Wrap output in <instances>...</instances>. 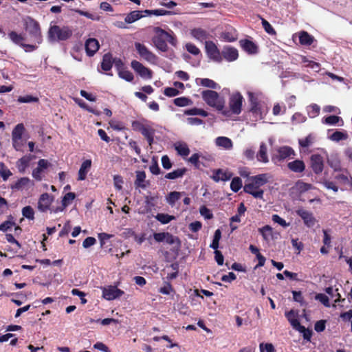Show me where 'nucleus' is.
<instances>
[{
  "label": "nucleus",
  "instance_id": "1",
  "mask_svg": "<svg viewBox=\"0 0 352 352\" xmlns=\"http://www.w3.org/2000/svg\"><path fill=\"white\" fill-rule=\"evenodd\" d=\"M153 32L155 35L152 38V42L158 50L162 52H168L167 43L173 47H177V39L173 31L167 32L160 27H155Z\"/></svg>",
  "mask_w": 352,
  "mask_h": 352
},
{
  "label": "nucleus",
  "instance_id": "12",
  "mask_svg": "<svg viewBox=\"0 0 352 352\" xmlns=\"http://www.w3.org/2000/svg\"><path fill=\"white\" fill-rule=\"evenodd\" d=\"M131 65L134 71L138 73L142 78L146 79H151L152 78V71L144 66L139 61L134 60L131 62Z\"/></svg>",
  "mask_w": 352,
  "mask_h": 352
},
{
  "label": "nucleus",
  "instance_id": "44",
  "mask_svg": "<svg viewBox=\"0 0 352 352\" xmlns=\"http://www.w3.org/2000/svg\"><path fill=\"white\" fill-rule=\"evenodd\" d=\"M259 233L262 235L264 240H268L269 236L272 234V228L271 226L266 225L261 228H258Z\"/></svg>",
  "mask_w": 352,
  "mask_h": 352
},
{
  "label": "nucleus",
  "instance_id": "35",
  "mask_svg": "<svg viewBox=\"0 0 352 352\" xmlns=\"http://www.w3.org/2000/svg\"><path fill=\"white\" fill-rule=\"evenodd\" d=\"M184 193H185L184 192H177V191L170 192L166 197L167 202L170 206H174L175 204V202L177 201H178L181 198V196Z\"/></svg>",
  "mask_w": 352,
  "mask_h": 352
},
{
  "label": "nucleus",
  "instance_id": "9",
  "mask_svg": "<svg viewBox=\"0 0 352 352\" xmlns=\"http://www.w3.org/2000/svg\"><path fill=\"white\" fill-rule=\"evenodd\" d=\"M324 157L320 154L314 153L310 157V167L316 175L320 174L324 169Z\"/></svg>",
  "mask_w": 352,
  "mask_h": 352
},
{
  "label": "nucleus",
  "instance_id": "57",
  "mask_svg": "<svg viewBox=\"0 0 352 352\" xmlns=\"http://www.w3.org/2000/svg\"><path fill=\"white\" fill-rule=\"evenodd\" d=\"M201 215L204 217L206 219H211L213 218V214L206 206H202L199 208Z\"/></svg>",
  "mask_w": 352,
  "mask_h": 352
},
{
  "label": "nucleus",
  "instance_id": "3",
  "mask_svg": "<svg viewBox=\"0 0 352 352\" xmlns=\"http://www.w3.org/2000/svg\"><path fill=\"white\" fill-rule=\"evenodd\" d=\"M23 25L32 41L37 44L43 42V36L39 23L31 16L23 19Z\"/></svg>",
  "mask_w": 352,
  "mask_h": 352
},
{
  "label": "nucleus",
  "instance_id": "39",
  "mask_svg": "<svg viewBox=\"0 0 352 352\" xmlns=\"http://www.w3.org/2000/svg\"><path fill=\"white\" fill-rule=\"evenodd\" d=\"M155 219L162 224H166L170 222L172 220L175 219V216L169 215L164 213H158L155 217Z\"/></svg>",
  "mask_w": 352,
  "mask_h": 352
},
{
  "label": "nucleus",
  "instance_id": "8",
  "mask_svg": "<svg viewBox=\"0 0 352 352\" xmlns=\"http://www.w3.org/2000/svg\"><path fill=\"white\" fill-rule=\"evenodd\" d=\"M205 48L210 59L217 63L222 61L221 52H220L217 45L212 41H206Z\"/></svg>",
  "mask_w": 352,
  "mask_h": 352
},
{
  "label": "nucleus",
  "instance_id": "10",
  "mask_svg": "<svg viewBox=\"0 0 352 352\" xmlns=\"http://www.w3.org/2000/svg\"><path fill=\"white\" fill-rule=\"evenodd\" d=\"M135 47L141 58L152 63L156 61V55L150 51L146 45L142 43L136 42L135 43Z\"/></svg>",
  "mask_w": 352,
  "mask_h": 352
},
{
  "label": "nucleus",
  "instance_id": "2",
  "mask_svg": "<svg viewBox=\"0 0 352 352\" xmlns=\"http://www.w3.org/2000/svg\"><path fill=\"white\" fill-rule=\"evenodd\" d=\"M268 181L269 176L266 173L250 177L243 186V191L256 199H263L264 190L261 187L266 184Z\"/></svg>",
  "mask_w": 352,
  "mask_h": 352
},
{
  "label": "nucleus",
  "instance_id": "13",
  "mask_svg": "<svg viewBox=\"0 0 352 352\" xmlns=\"http://www.w3.org/2000/svg\"><path fill=\"white\" fill-rule=\"evenodd\" d=\"M248 96L250 102V111L252 114L260 116L262 118L261 107L258 96L252 92H248Z\"/></svg>",
  "mask_w": 352,
  "mask_h": 352
},
{
  "label": "nucleus",
  "instance_id": "19",
  "mask_svg": "<svg viewBox=\"0 0 352 352\" xmlns=\"http://www.w3.org/2000/svg\"><path fill=\"white\" fill-rule=\"evenodd\" d=\"M30 186H34V182L31 181L28 177H24L19 179L16 182L11 185L12 190H23L25 188H28Z\"/></svg>",
  "mask_w": 352,
  "mask_h": 352
},
{
  "label": "nucleus",
  "instance_id": "22",
  "mask_svg": "<svg viewBox=\"0 0 352 352\" xmlns=\"http://www.w3.org/2000/svg\"><path fill=\"white\" fill-rule=\"evenodd\" d=\"M156 197L153 196H146L145 197V206L144 209L139 212L141 214H148L152 211L155 206Z\"/></svg>",
  "mask_w": 352,
  "mask_h": 352
},
{
  "label": "nucleus",
  "instance_id": "11",
  "mask_svg": "<svg viewBox=\"0 0 352 352\" xmlns=\"http://www.w3.org/2000/svg\"><path fill=\"white\" fill-rule=\"evenodd\" d=\"M296 214L301 217L303 220L304 224L307 228H313L317 223L316 219L314 217V214L303 208H300L296 211Z\"/></svg>",
  "mask_w": 352,
  "mask_h": 352
},
{
  "label": "nucleus",
  "instance_id": "62",
  "mask_svg": "<svg viewBox=\"0 0 352 352\" xmlns=\"http://www.w3.org/2000/svg\"><path fill=\"white\" fill-rule=\"evenodd\" d=\"M164 94L168 97H174L179 94V91L174 87H166L164 91Z\"/></svg>",
  "mask_w": 352,
  "mask_h": 352
},
{
  "label": "nucleus",
  "instance_id": "37",
  "mask_svg": "<svg viewBox=\"0 0 352 352\" xmlns=\"http://www.w3.org/2000/svg\"><path fill=\"white\" fill-rule=\"evenodd\" d=\"M175 150L179 155L183 157L188 156L190 153V149L186 143H179L176 144Z\"/></svg>",
  "mask_w": 352,
  "mask_h": 352
},
{
  "label": "nucleus",
  "instance_id": "45",
  "mask_svg": "<svg viewBox=\"0 0 352 352\" xmlns=\"http://www.w3.org/2000/svg\"><path fill=\"white\" fill-rule=\"evenodd\" d=\"M296 330L298 331L300 333H302L303 338L307 341H309L311 336L312 331L305 328V327L300 324L298 327H296Z\"/></svg>",
  "mask_w": 352,
  "mask_h": 352
},
{
  "label": "nucleus",
  "instance_id": "56",
  "mask_svg": "<svg viewBox=\"0 0 352 352\" xmlns=\"http://www.w3.org/2000/svg\"><path fill=\"white\" fill-rule=\"evenodd\" d=\"M316 300H319L326 307H330L329 297L324 294H318L315 297Z\"/></svg>",
  "mask_w": 352,
  "mask_h": 352
},
{
  "label": "nucleus",
  "instance_id": "43",
  "mask_svg": "<svg viewBox=\"0 0 352 352\" xmlns=\"http://www.w3.org/2000/svg\"><path fill=\"white\" fill-rule=\"evenodd\" d=\"M348 138V134L345 132L336 131L334 133H333L331 136L330 139L335 142H339L340 140H344Z\"/></svg>",
  "mask_w": 352,
  "mask_h": 352
},
{
  "label": "nucleus",
  "instance_id": "46",
  "mask_svg": "<svg viewBox=\"0 0 352 352\" xmlns=\"http://www.w3.org/2000/svg\"><path fill=\"white\" fill-rule=\"evenodd\" d=\"M174 104L177 107H186L192 103V100L186 97L177 98L173 101Z\"/></svg>",
  "mask_w": 352,
  "mask_h": 352
},
{
  "label": "nucleus",
  "instance_id": "48",
  "mask_svg": "<svg viewBox=\"0 0 352 352\" xmlns=\"http://www.w3.org/2000/svg\"><path fill=\"white\" fill-rule=\"evenodd\" d=\"M340 120L342 121L340 117L333 115L324 118L322 120V123L329 125H335L337 124Z\"/></svg>",
  "mask_w": 352,
  "mask_h": 352
},
{
  "label": "nucleus",
  "instance_id": "47",
  "mask_svg": "<svg viewBox=\"0 0 352 352\" xmlns=\"http://www.w3.org/2000/svg\"><path fill=\"white\" fill-rule=\"evenodd\" d=\"M39 99L38 97L33 96L31 95H26L24 96H19L17 99V101L19 103H30V102H37Z\"/></svg>",
  "mask_w": 352,
  "mask_h": 352
},
{
  "label": "nucleus",
  "instance_id": "33",
  "mask_svg": "<svg viewBox=\"0 0 352 352\" xmlns=\"http://www.w3.org/2000/svg\"><path fill=\"white\" fill-rule=\"evenodd\" d=\"M146 179V173L144 171H137L136 172V179L135 180V186L137 188H145L146 185L144 184V181Z\"/></svg>",
  "mask_w": 352,
  "mask_h": 352
},
{
  "label": "nucleus",
  "instance_id": "51",
  "mask_svg": "<svg viewBox=\"0 0 352 352\" xmlns=\"http://www.w3.org/2000/svg\"><path fill=\"white\" fill-rule=\"evenodd\" d=\"M200 84L203 87H209L211 89H217L218 87V84L209 78H201Z\"/></svg>",
  "mask_w": 352,
  "mask_h": 352
},
{
  "label": "nucleus",
  "instance_id": "59",
  "mask_svg": "<svg viewBox=\"0 0 352 352\" xmlns=\"http://www.w3.org/2000/svg\"><path fill=\"white\" fill-rule=\"evenodd\" d=\"M186 49L189 53H190L193 55H198L200 54L199 49L193 43H186Z\"/></svg>",
  "mask_w": 352,
  "mask_h": 352
},
{
  "label": "nucleus",
  "instance_id": "63",
  "mask_svg": "<svg viewBox=\"0 0 352 352\" xmlns=\"http://www.w3.org/2000/svg\"><path fill=\"white\" fill-rule=\"evenodd\" d=\"M293 298L296 302H298L300 304V305H305L306 303L304 301L303 296L300 292L293 291Z\"/></svg>",
  "mask_w": 352,
  "mask_h": 352
},
{
  "label": "nucleus",
  "instance_id": "49",
  "mask_svg": "<svg viewBox=\"0 0 352 352\" xmlns=\"http://www.w3.org/2000/svg\"><path fill=\"white\" fill-rule=\"evenodd\" d=\"M22 214L30 220L34 219V211L30 206H27L22 209Z\"/></svg>",
  "mask_w": 352,
  "mask_h": 352
},
{
  "label": "nucleus",
  "instance_id": "60",
  "mask_svg": "<svg viewBox=\"0 0 352 352\" xmlns=\"http://www.w3.org/2000/svg\"><path fill=\"white\" fill-rule=\"evenodd\" d=\"M71 229H72V225H71L70 222L69 221L66 222L64 224L62 230L59 232V236L63 237L65 236H67L69 234V233L70 232Z\"/></svg>",
  "mask_w": 352,
  "mask_h": 352
},
{
  "label": "nucleus",
  "instance_id": "18",
  "mask_svg": "<svg viewBox=\"0 0 352 352\" xmlns=\"http://www.w3.org/2000/svg\"><path fill=\"white\" fill-rule=\"evenodd\" d=\"M239 43L242 49L249 54H257L258 46L253 41L248 39H242Z\"/></svg>",
  "mask_w": 352,
  "mask_h": 352
},
{
  "label": "nucleus",
  "instance_id": "40",
  "mask_svg": "<svg viewBox=\"0 0 352 352\" xmlns=\"http://www.w3.org/2000/svg\"><path fill=\"white\" fill-rule=\"evenodd\" d=\"M243 186L242 180L239 177H234L230 183V188L234 192H237Z\"/></svg>",
  "mask_w": 352,
  "mask_h": 352
},
{
  "label": "nucleus",
  "instance_id": "53",
  "mask_svg": "<svg viewBox=\"0 0 352 352\" xmlns=\"http://www.w3.org/2000/svg\"><path fill=\"white\" fill-rule=\"evenodd\" d=\"M88 168V160H85L79 170L78 172V179L79 180H83L86 178V173L87 170Z\"/></svg>",
  "mask_w": 352,
  "mask_h": 352
},
{
  "label": "nucleus",
  "instance_id": "41",
  "mask_svg": "<svg viewBox=\"0 0 352 352\" xmlns=\"http://www.w3.org/2000/svg\"><path fill=\"white\" fill-rule=\"evenodd\" d=\"M314 140V136L312 134H309L305 138L299 139V145L302 148H307L311 146Z\"/></svg>",
  "mask_w": 352,
  "mask_h": 352
},
{
  "label": "nucleus",
  "instance_id": "5",
  "mask_svg": "<svg viewBox=\"0 0 352 352\" xmlns=\"http://www.w3.org/2000/svg\"><path fill=\"white\" fill-rule=\"evenodd\" d=\"M203 100L209 106L215 108L218 111H223L224 100L219 97V94L212 90H205L201 93Z\"/></svg>",
  "mask_w": 352,
  "mask_h": 352
},
{
  "label": "nucleus",
  "instance_id": "27",
  "mask_svg": "<svg viewBox=\"0 0 352 352\" xmlns=\"http://www.w3.org/2000/svg\"><path fill=\"white\" fill-rule=\"evenodd\" d=\"M8 36L11 41L21 47L22 45L24 43V41L25 40V36L22 34H19L15 31H11L8 33Z\"/></svg>",
  "mask_w": 352,
  "mask_h": 352
},
{
  "label": "nucleus",
  "instance_id": "38",
  "mask_svg": "<svg viewBox=\"0 0 352 352\" xmlns=\"http://www.w3.org/2000/svg\"><path fill=\"white\" fill-rule=\"evenodd\" d=\"M100 43L94 38H89V57L93 56L99 50Z\"/></svg>",
  "mask_w": 352,
  "mask_h": 352
},
{
  "label": "nucleus",
  "instance_id": "54",
  "mask_svg": "<svg viewBox=\"0 0 352 352\" xmlns=\"http://www.w3.org/2000/svg\"><path fill=\"white\" fill-rule=\"evenodd\" d=\"M118 76L128 82H131L133 80V74L130 71L125 69V68L118 72Z\"/></svg>",
  "mask_w": 352,
  "mask_h": 352
},
{
  "label": "nucleus",
  "instance_id": "6",
  "mask_svg": "<svg viewBox=\"0 0 352 352\" xmlns=\"http://www.w3.org/2000/svg\"><path fill=\"white\" fill-rule=\"evenodd\" d=\"M244 98L241 93L235 92L232 94L229 98V108L230 111L225 110L222 113L225 116H228L229 112L234 115H239L242 110V105Z\"/></svg>",
  "mask_w": 352,
  "mask_h": 352
},
{
  "label": "nucleus",
  "instance_id": "14",
  "mask_svg": "<svg viewBox=\"0 0 352 352\" xmlns=\"http://www.w3.org/2000/svg\"><path fill=\"white\" fill-rule=\"evenodd\" d=\"M232 175L233 174L231 172L219 168L212 171V175L211 176V178L216 182H219L220 181L226 182L230 180Z\"/></svg>",
  "mask_w": 352,
  "mask_h": 352
},
{
  "label": "nucleus",
  "instance_id": "34",
  "mask_svg": "<svg viewBox=\"0 0 352 352\" xmlns=\"http://www.w3.org/2000/svg\"><path fill=\"white\" fill-rule=\"evenodd\" d=\"M191 34L194 38L201 41L207 39L208 36L206 31L201 28H195L192 30Z\"/></svg>",
  "mask_w": 352,
  "mask_h": 352
},
{
  "label": "nucleus",
  "instance_id": "50",
  "mask_svg": "<svg viewBox=\"0 0 352 352\" xmlns=\"http://www.w3.org/2000/svg\"><path fill=\"white\" fill-rule=\"evenodd\" d=\"M12 175V172L6 165L3 163H0V176L2 177L3 180L6 181Z\"/></svg>",
  "mask_w": 352,
  "mask_h": 352
},
{
  "label": "nucleus",
  "instance_id": "24",
  "mask_svg": "<svg viewBox=\"0 0 352 352\" xmlns=\"http://www.w3.org/2000/svg\"><path fill=\"white\" fill-rule=\"evenodd\" d=\"M113 58L111 53L105 54L102 57L101 63V68L104 72H109L111 70L113 66Z\"/></svg>",
  "mask_w": 352,
  "mask_h": 352
},
{
  "label": "nucleus",
  "instance_id": "42",
  "mask_svg": "<svg viewBox=\"0 0 352 352\" xmlns=\"http://www.w3.org/2000/svg\"><path fill=\"white\" fill-rule=\"evenodd\" d=\"M221 237V232L219 229L215 230L212 241L210 245V247L213 250H217L219 248V241Z\"/></svg>",
  "mask_w": 352,
  "mask_h": 352
},
{
  "label": "nucleus",
  "instance_id": "17",
  "mask_svg": "<svg viewBox=\"0 0 352 352\" xmlns=\"http://www.w3.org/2000/svg\"><path fill=\"white\" fill-rule=\"evenodd\" d=\"M221 56L228 62L234 61L239 57L238 50L232 47H225L221 52Z\"/></svg>",
  "mask_w": 352,
  "mask_h": 352
},
{
  "label": "nucleus",
  "instance_id": "20",
  "mask_svg": "<svg viewBox=\"0 0 352 352\" xmlns=\"http://www.w3.org/2000/svg\"><path fill=\"white\" fill-rule=\"evenodd\" d=\"M166 237L165 241L169 245H173V247L171 249L173 252L177 253L181 246V241L177 236H173L169 232H166Z\"/></svg>",
  "mask_w": 352,
  "mask_h": 352
},
{
  "label": "nucleus",
  "instance_id": "21",
  "mask_svg": "<svg viewBox=\"0 0 352 352\" xmlns=\"http://www.w3.org/2000/svg\"><path fill=\"white\" fill-rule=\"evenodd\" d=\"M288 168L294 173H300L305 170V164L302 160H296L287 164Z\"/></svg>",
  "mask_w": 352,
  "mask_h": 352
},
{
  "label": "nucleus",
  "instance_id": "4",
  "mask_svg": "<svg viewBox=\"0 0 352 352\" xmlns=\"http://www.w3.org/2000/svg\"><path fill=\"white\" fill-rule=\"evenodd\" d=\"M72 30L68 26L54 25L50 28L48 37L52 41H66L72 36Z\"/></svg>",
  "mask_w": 352,
  "mask_h": 352
},
{
  "label": "nucleus",
  "instance_id": "31",
  "mask_svg": "<svg viewBox=\"0 0 352 352\" xmlns=\"http://www.w3.org/2000/svg\"><path fill=\"white\" fill-rule=\"evenodd\" d=\"M187 172L186 168H178L165 175V178L168 179H175L182 177Z\"/></svg>",
  "mask_w": 352,
  "mask_h": 352
},
{
  "label": "nucleus",
  "instance_id": "7",
  "mask_svg": "<svg viewBox=\"0 0 352 352\" xmlns=\"http://www.w3.org/2000/svg\"><path fill=\"white\" fill-rule=\"evenodd\" d=\"M294 155L295 152L292 148L288 146H283L276 149V153L272 156V161L274 164H277Z\"/></svg>",
  "mask_w": 352,
  "mask_h": 352
},
{
  "label": "nucleus",
  "instance_id": "55",
  "mask_svg": "<svg viewBox=\"0 0 352 352\" xmlns=\"http://www.w3.org/2000/svg\"><path fill=\"white\" fill-rule=\"evenodd\" d=\"M75 199V194L74 192H67L65 195L62 200V205L63 208L67 206Z\"/></svg>",
  "mask_w": 352,
  "mask_h": 352
},
{
  "label": "nucleus",
  "instance_id": "16",
  "mask_svg": "<svg viewBox=\"0 0 352 352\" xmlns=\"http://www.w3.org/2000/svg\"><path fill=\"white\" fill-rule=\"evenodd\" d=\"M53 201V198L47 192L42 194L38 199V209L41 212H46L50 209V206Z\"/></svg>",
  "mask_w": 352,
  "mask_h": 352
},
{
  "label": "nucleus",
  "instance_id": "36",
  "mask_svg": "<svg viewBox=\"0 0 352 352\" xmlns=\"http://www.w3.org/2000/svg\"><path fill=\"white\" fill-rule=\"evenodd\" d=\"M216 144L224 148L230 149L232 147V140L227 137H219L216 139Z\"/></svg>",
  "mask_w": 352,
  "mask_h": 352
},
{
  "label": "nucleus",
  "instance_id": "29",
  "mask_svg": "<svg viewBox=\"0 0 352 352\" xmlns=\"http://www.w3.org/2000/svg\"><path fill=\"white\" fill-rule=\"evenodd\" d=\"M144 16V15L142 14V11L140 10H134L129 13L125 19L124 21L126 23H132L141 18Z\"/></svg>",
  "mask_w": 352,
  "mask_h": 352
},
{
  "label": "nucleus",
  "instance_id": "23",
  "mask_svg": "<svg viewBox=\"0 0 352 352\" xmlns=\"http://www.w3.org/2000/svg\"><path fill=\"white\" fill-rule=\"evenodd\" d=\"M257 160L260 162L267 163L269 162L267 156V148L264 142L260 144L259 151L256 154Z\"/></svg>",
  "mask_w": 352,
  "mask_h": 352
},
{
  "label": "nucleus",
  "instance_id": "30",
  "mask_svg": "<svg viewBox=\"0 0 352 352\" xmlns=\"http://www.w3.org/2000/svg\"><path fill=\"white\" fill-rule=\"evenodd\" d=\"M25 131V126L23 123L17 124L12 131V139H22L23 135Z\"/></svg>",
  "mask_w": 352,
  "mask_h": 352
},
{
  "label": "nucleus",
  "instance_id": "64",
  "mask_svg": "<svg viewBox=\"0 0 352 352\" xmlns=\"http://www.w3.org/2000/svg\"><path fill=\"white\" fill-rule=\"evenodd\" d=\"M259 347L261 352H264V349L267 352H276L274 345L271 343H261Z\"/></svg>",
  "mask_w": 352,
  "mask_h": 352
},
{
  "label": "nucleus",
  "instance_id": "25",
  "mask_svg": "<svg viewBox=\"0 0 352 352\" xmlns=\"http://www.w3.org/2000/svg\"><path fill=\"white\" fill-rule=\"evenodd\" d=\"M285 317L294 329H296V327L300 326V323L298 319V313H296L293 309L285 312Z\"/></svg>",
  "mask_w": 352,
  "mask_h": 352
},
{
  "label": "nucleus",
  "instance_id": "26",
  "mask_svg": "<svg viewBox=\"0 0 352 352\" xmlns=\"http://www.w3.org/2000/svg\"><path fill=\"white\" fill-rule=\"evenodd\" d=\"M314 41V37L307 32L302 31L299 34V43L302 45L309 46Z\"/></svg>",
  "mask_w": 352,
  "mask_h": 352
},
{
  "label": "nucleus",
  "instance_id": "61",
  "mask_svg": "<svg viewBox=\"0 0 352 352\" xmlns=\"http://www.w3.org/2000/svg\"><path fill=\"white\" fill-rule=\"evenodd\" d=\"M12 144L13 148L17 151H23V146L24 142L22 139H12Z\"/></svg>",
  "mask_w": 352,
  "mask_h": 352
},
{
  "label": "nucleus",
  "instance_id": "28",
  "mask_svg": "<svg viewBox=\"0 0 352 352\" xmlns=\"http://www.w3.org/2000/svg\"><path fill=\"white\" fill-rule=\"evenodd\" d=\"M155 129L151 126H146L140 132L142 135L146 139L148 144L151 146L154 142Z\"/></svg>",
  "mask_w": 352,
  "mask_h": 352
},
{
  "label": "nucleus",
  "instance_id": "58",
  "mask_svg": "<svg viewBox=\"0 0 352 352\" xmlns=\"http://www.w3.org/2000/svg\"><path fill=\"white\" fill-rule=\"evenodd\" d=\"M320 107L316 104H313L309 106V115L311 118H315L320 113Z\"/></svg>",
  "mask_w": 352,
  "mask_h": 352
},
{
  "label": "nucleus",
  "instance_id": "52",
  "mask_svg": "<svg viewBox=\"0 0 352 352\" xmlns=\"http://www.w3.org/2000/svg\"><path fill=\"white\" fill-rule=\"evenodd\" d=\"M261 23L263 28L267 34L270 35H275L276 34L275 30L267 20L265 19H261Z\"/></svg>",
  "mask_w": 352,
  "mask_h": 352
},
{
  "label": "nucleus",
  "instance_id": "32",
  "mask_svg": "<svg viewBox=\"0 0 352 352\" xmlns=\"http://www.w3.org/2000/svg\"><path fill=\"white\" fill-rule=\"evenodd\" d=\"M32 159V157L31 155H24L20 158L16 162L19 170L20 171H24L25 169L29 166Z\"/></svg>",
  "mask_w": 352,
  "mask_h": 352
},
{
  "label": "nucleus",
  "instance_id": "15",
  "mask_svg": "<svg viewBox=\"0 0 352 352\" xmlns=\"http://www.w3.org/2000/svg\"><path fill=\"white\" fill-rule=\"evenodd\" d=\"M123 294L124 292L119 289L118 287H103L102 296L108 300L120 298Z\"/></svg>",
  "mask_w": 352,
  "mask_h": 352
}]
</instances>
